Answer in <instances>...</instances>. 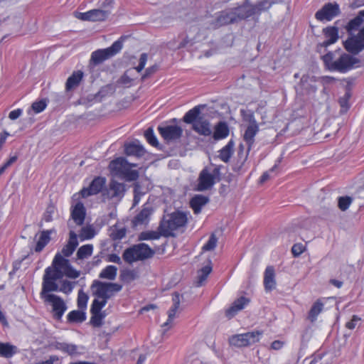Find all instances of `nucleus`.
I'll list each match as a JSON object with an SVG mask.
<instances>
[{
    "instance_id": "obj_1",
    "label": "nucleus",
    "mask_w": 364,
    "mask_h": 364,
    "mask_svg": "<svg viewBox=\"0 0 364 364\" xmlns=\"http://www.w3.org/2000/svg\"><path fill=\"white\" fill-rule=\"evenodd\" d=\"M353 55L335 50L328 52L321 58L329 70L345 73L359 66L360 60Z\"/></svg>"
},
{
    "instance_id": "obj_2",
    "label": "nucleus",
    "mask_w": 364,
    "mask_h": 364,
    "mask_svg": "<svg viewBox=\"0 0 364 364\" xmlns=\"http://www.w3.org/2000/svg\"><path fill=\"white\" fill-rule=\"evenodd\" d=\"M80 275V272L75 269L69 260L57 253L53 260L52 266L46 269L43 279L49 282H56L64 276L70 279H76Z\"/></svg>"
},
{
    "instance_id": "obj_3",
    "label": "nucleus",
    "mask_w": 364,
    "mask_h": 364,
    "mask_svg": "<svg viewBox=\"0 0 364 364\" xmlns=\"http://www.w3.org/2000/svg\"><path fill=\"white\" fill-rule=\"evenodd\" d=\"M52 291H58V284L56 282H49L43 279L42 289L40 293L41 298L45 304L51 306V313L53 318L60 321L67 310L64 300L58 295L50 294Z\"/></svg>"
},
{
    "instance_id": "obj_4",
    "label": "nucleus",
    "mask_w": 364,
    "mask_h": 364,
    "mask_svg": "<svg viewBox=\"0 0 364 364\" xmlns=\"http://www.w3.org/2000/svg\"><path fill=\"white\" fill-rule=\"evenodd\" d=\"M187 223V216L182 212H174L163 217L159 226V230L161 231L164 237H173V232L184 227Z\"/></svg>"
},
{
    "instance_id": "obj_5",
    "label": "nucleus",
    "mask_w": 364,
    "mask_h": 364,
    "mask_svg": "<svg viewBox=\"0 0 364 364\" xmlns=\"http://www.w3.org/2000/svg\"><path fill=\"white\" fill-rule=\"evenodd\" d=\"M126 38V36H122L117 41L114 42L110 47L105 49H98L92 52L89 61V67L93 68L102 64L106 60L114 56L122 50L123 42Z\"/></svg>"
},
{
    "instance_id": "obj_6",
    "label": "nucleus",
    "mask_w": 364,
    "mask_h": 364,
    "mask_svg": "<svg viewBox=\"0 0 364 364\" xmlns=\"http://www.w3.org/2000/svg\"><path fill=\"white\" fill-rule=\"evenodd\" d=\"M154 254V250L148 245L139 243L127 248L122 254V258L127 263L132 264L151 258Z\"/></svg>"
},
{
    "instance_id": "obj_7",
    "label": "nucleus",
    "mask_w": 364,
    "mask_h": 364,
    "mask_svg": "<svg viewBox=\"0 0 364 364\" xmlns=\"http://www.w3.org/2000/svg\"><path fill=\"white\" fill-rule=\"evenodd\" d=\"M122 286L117 283L103 282L95 280L91 285L92 294L98 299H103L107 301L116 293L120 291Z\"/></svg>"
},
{
    "instance_id": "obj_8",
    "label": "nucleus",
    "mask_w": 364,
    "mask_h": 364,
    "mask_svg": "<svg viewBox=\"0 0 364 364\" xmlns=\"http://www.w3.org/2000/svg\"><path fill=\"white\" fill-rule=\"evenodd\" d=\"M345 49L353 55L358 54L364 49V26L356 36L348 38L344 42Z\"/></svg>"
},
{
    "instance_id": "obj_9",
    "label": "nucleus",
    "mask_w": 364,
    "mask_h": 364,
    "mask_svg": "<svg viewBox=\"0 0 364 364\" xmlns=\"http://www.w3.org/2000/svg\"><path fill=\"white\" fill-rule=\"evenodd\" d=\"M339 5L334 3H327L315 14V18L320 21H331L340 14Z\"/></svg>"
},
{
    "instance_id": "obj_10",
    "label": "nucleus",
    "mask_w": 364,
    "mask_h": 364,
    "mask_svg": "<svg viewBox=\"0 0 364 364\" xmlns=\"http://www.w3.org/2000/svg\"><path fill=\"white\" fill-rule=\"evenodd\" d=\"M126 192L125 184L119 183L112 179L108 185V188L104 189L102 196L108 199L117 198L122 199Z\"/></svg>"
},
{
    "instance_id": "obj_11",
    "label": "nucleus",
    "mask_w": 364,
    "mask_h": 364,
    "mask_svg": "<svg viewBox=\"0 0 364 364\" xmlns=\"http://www.w3.org/2000/svg\"><path fill=\"white\" fill-rule=\"evenodd\" d=\"M158 130L161 136L166 141H175L181 138L183 129L177 125L159 126Z\"/></svg>"
},
{
    "instance_id": "obj_12",
    "label": "nucleus",
    "mask_w": 364,
    "mask_h": 364,
    "mask_svg": "<svg viewBox=\"0 0 364 364\" xmlns=\"http://www.w3.org/2000/svg\"><path fill=\"white\" fill-rule=\"evenodd\" d=\"M105 178L101 176L95 177L87 188H84L82 189L80 191L82 197L87 198L92 195H96L101 191L103 192V188L105 185Z\"/></svg>"
},
{
    "instance_id": "obj_13",
    "label": "nucleus",
    "mask_w": 364,
    "mask_h": 364,
    "mask_svg": "<svg viewBox=\"0 0 364 364\" xmlns=\"http://www.w3.org/2000/svg\"><path fill=\"white\" fill-rule=\"evenodd\" d=\"M232 9H226L219 13L216 18L211 23L213 28L236 23Z\"/></svg>"
},
{
    "instance_id": "obj_14",
    "label": "nucleus",
    "mask_w": 364,
    "mask_h": 364,
    "mask_svg": "<svg viewBox=\"0 0 364 364\" xmlns=\"http://www.w3.org/2000/svg\"><path fill=\"white\" fill-rule=\"evenodd\" d=\"M197 190L199 191H204L212 188L215 183L214 176L209 172L207 168H203L198 179Z\"/></svg>"
},
{
    "instance_id": "obj_15",
    "label": "nucleus",
    "mask_w": 364,
    "mask_h": 364,
    "mask_svg": "<svg viewBox=\"0 0 364 364\" xmlns=\"http://www.w3.org/2000/svg\"><path fill=\"white\" fill-rule=\"evenodd\" d=\"M323 33L326 38L317 46V51L321 53L322 48L336 43L338 39V28L336 26H328L323 29Z\"/></svg>"
},
{
    "instance_id": "obj_16",
    "label": "nucleus",
    "mask_w": 364,
    "mask_h": 364,
    "mask_svg": "<svg viewBox=\"0 0 364 364\" xmlns=\"http://www.w3.org/2000/svg\"><path fill=\"white\" fill-rule=\"evenodd\" d=\"M152 213L153 208L150 205H144L141 210L132 220V227L147 224Z\"/></svg>"
},
{
    "instance_id": "obj_17",
    "label": "nucleus",
    "mask_w": 364,
    "mask_h": 364,
    "mask_svg": "<svg viewBox=\"0 0 364 364\" xmlns=\"http://www.w3.org/2000/svg\"><path fill=\"white\" fill-rule=\"evenodd\" d=\"M86 210L82 203L78 202L71 208V218L77 225L84 223Z\"/></svg>"
},
{
    "instance_id": "obj_18",
    "label": "nucleus",
    "mask_w": 364,
    "mask_h": 364,
    "mask_svg": "<svg viewBox=\"0 0 364 364\" xmlns=\"http://www.w3.org/2000/svg\"><path fill=\"white\" fill-rule=\"evenodd\" d=\"M275 271L272 266H268L264 272V287L266 291H271L276 288Z\"/></svg>"
},
{
    "instance_id": "obj_19",
    "label": "nucleus",
    "mask_w": 364,
    "mask_h": 364,
    "mask_svg": "<svg viewBox=\"0 0 364 364\" xmlns=\"http://www.w3.org/2000/svg\"><path fill=\"white\" fill-rule=\"evenodd\" d=\"M192 128L196 132L205 136H208L212 133L209 122L203 117H198Z\"/></svg>"
},
{
    "instance_id": "obj_20",
    "label": "nucleus",
    "mask_w": 364,
    "mask_h": 364,
    "mask_svg": "<svg viewBox=\"0 0 364 364\" xmlns=\"http://www.w3.org/2000/svg\"><path fill=\"white\" fill-rule=\"evenodd\" d=\"M249 302H250L249 299L244 297V296L240 297L239 299L235 300L232 303V306L225 311V316L229 319L232 318V317H234L235 316V314L239 311L244 309L245 306L247 305Z\"/></svg>"
},
{
    "instance_id": "obj_21",
    "label": "nucleus",
    "mask_w": 364,
    "mask_h": 364,
    "mask_svg": "<svg viewBox=\"0 0 364 364\" xmlns=\"http://www.w3.org/2000/svg\"><path fill=\"white\" fill-rule=\"evenodd\" d=\"M232 9L235 14V18H236V23L254 16L251 5L247 4Z\"/></svg>"
},
{
    "instance_id": "obj_22",
    "label": "nucleus",
    "mask_w": 364,
    "mask_h": 364,
    "mask_svg": "<svg viewBox=\"0 0 364 364\" xmlns=\"http://www.w3.org/2000/svg\"><path fill=\"white\" fill-rule=\"evenodd\" d=\"M78 245L77 236L74 231H70L68 243L63 247L61 253L63 257H70Z\"/></svg>"
},
{
    "instance_id": "obj_23",
    "label": "nucleus",
    "mask_w": 364,
    "mask_h": 364,
    "mask_svg": "<svg viewBox=\"0 0 364 364\" xmlns=\"http://www.w3.org/2000/svg\"><path fill=\"white\" fill-rule=\"evenodd\" d=\"M181 295L178 292H174L173 294L172 301H173V306L170 309L168 312V320L165 322L162 327L167 328L166 330L170 328V323L174 318L176 316V313L179 308L180 302H181Z\"/></svg>"
},
{
    "instance_id": "obj_24",
    "label": "nucleus",
    "mask_w": 364,
    "mask_h": 364,
    "mask_svg": "<svg viewBox=\"0 0 364 364\" xmlns=\"http://www.w3.org/2000/svg\"><path fill=\"white\" fill-rule=\"evenodd\" d=\"M314 84L315 80L313 77L304 75L301 77L299 86L303 94H310L315 92L316 90Z\"/></svg>"
},
{
    "instance_id": "obj_25",
    "label": "nucleus",
    "mask_w": 364,
    "mask_h": 364,
    "mask_svg": "<svg viewBox=\"0 0 364 364\" xmlns=\"http://www.w3.org/2000/svg\"><path fill=\"white\" fill-rule=\"evenodd\" d=\"M124 151L127 156H134L136 157H141L146 152L144 147L137 141L125 144Z\"/></svg>"
},
{
    "instance_id": "obj_26",
    "label": "nucleus",
    "mask_w": 364,
    "mask_h": 364,
    "mask_svg": "<svg viewBox=\"0 0 364 364\" xmlns=\"http://www.w3.org/2000/svg\"><path fill=\"white\" fill-rule=\"evenodd\" d=\"M136 164L127 162L119 177L125 179L127 181H134L139 178V172L136 170H132V167H136Z\"/></svg>"
},
{
    "instance_id": "obj_27",
    "label": "nucleus",
    "mask_w": 364,
    "mask_h": 364,
    "mask_svg": "<svg viewBox=\"0 0 364 364\" xmlns=\"http://www.w3.org/2000/svg\"><path fill=\"white\" fill-rule=\"evenodd\" d=\"M250 150L247 148V150L245 151V146L243 144H240L237 149V162L233 166V171L239 172L242 169L244 166L245 161L247 159L248 154Z\"/></svg>"
},
{
    "instance_id": "obj_28",
    "label": "nucleus",
    "mask_w": 364,
    "mask_h": 364,
    "mask_svg": "<svg viewBox=\"0 0 364 364\" xmlns=\"http://www.w3.org/2000/svg\"><path fill=\"white\" fill-rule=\"evenodd\" d=\"M83 76L84 73L81 70L73 72V74L68 78L66 81L65 90L67 91H70L78 87L83 78Z\"/></svg>"
},
{
    "instance_id": "obj_29",
    "label": "nucleus",
    "mask_w": 364,
    "mask_h": 364,
    "mask_svg": "<svg viewBox=\"0 0 364 364\" xmlns=\"http://www.w3.org/2000/svg\"><path fill=\"white\" fill-rule=\"evenodd\" d=\"M209 201L207 196L203 195H196L191 200L190 205L196 214H198L201 211L202 206L205 205Z\"/></svg>"
},
{
    "instance_id": "obj_30",
    "label": "nucleus",
    "mask_w": 364,
    "mask_h": 364,
    "mask_svg": "<svg viewBox=\"0 0 364 364\" xmlns=\"http://www.w3.org/2000/svg\"><path fill=\"white\" fill-rule=\"evenodd\" d=\"M258 132V125L247 126L245 132L243 139L247 143L249 150L251 149L252 146L255 142V136L257 134Z\"/></svg>"
},
{
    "instance_id": "obj_31",
    "label": "nucleus",
    "mask_w": 364,
    "mask_h": 364,
    "mask_svg": "<svg viewBox=\"0 0 364 364\" xmlns=\"http://www.w3.org/2000/svg\"><path fill=\"white\" fill-rule=\"evenodd\" d=\"M53 230H43L41 232L40 237L35 247V251L36 252H41L46 247V245L50 242V235L53 232Z\"/></svg>"
},
{
    "instance_id": "obj_32",
    "label": "nucleus",
    "mask_w": 364,
    "mask_h": 364,
    "mask_svg": "<svg viewBox=\"0 0 364 364\" xmlns=\"http://www.w3.org/2000/svg\"><path fill=\"white\" fill-rule=\"evenodd\" d=\"M126 159L123 157L117 158L112 161L109 164V168L114 176H119L126 164H127Z\"/></svg>"
},
{
    "instance_id": "obj_33",
    "label": "nucleus",
    "mask_w": 364,
    "mask_h": 364,
    "mask_svg": "<svg viewBox=\"0 0 364 364\" xmlns=\"http://www.w3.org/2000/svg\"><path fill=\"white\" fill-rule=\"evenodd\" d=\"M229 134V128L226 122H219L215 127L213 138L215 140L224 139Z\"/></svg>"
},
{
    "instance_id": "obj_34",
    "label": "nucleus",
    "mask_w": 364,
    "mask_h": 364,
    "mask_svg": "<svg viewBox=\"0 0 364 364\" xmlns=\"http://www.w3.org/2000/svg\"><path fill=\"white\" fill-rule=\"evenodd\" d=\"M115 91V87L112 84H108L102 87L96 94L92 96V99H97V102H101L104 97L113 95Z\"/></svg>"
},
{
    "instance_id": "obj_35",
    "label": "nucleus",
    "mask_w": 364,
    "mask_h": 364,
    "mask_svg": "<svg viewBox=\"0 0 364 364\" xmlns=\"http://www.w3.org/2000/svg\"><path fill=\"white\" fill-rule=\"evenodd\" d=\"M274 3L272 0H261L255 4H251L254 15H259L262 12L268 10Z\"/></svg>"
},
{
    "instance_id": "obj_36",
    "label": "nucleus",
    "mask_w": 364,
    "mask_h": 364,
    "mask_svg": "<svg viewBox=\"0 0 364 364\" xmlns=\"http://www.w3.org/2000/svg\"><path fill=\"white\" fill-rule=\"evenodd\" d=\"M204 107V105L196 106L195 107L187 112L183 118V122L187 124H193V123L199 117L198 116L200 113V107Z\"/></svg>"
},
{
    "instance_id": "obj_37",
    "label": "nucleus",
    "mask_w": 364,
    "mask_h": 364,
    "mask_svg": "<svg viewBox=\"0 0 364 364\" xmlns=\"http://www.w3.org/2000/svg\"><path fill=\"white\" fill-rule=\"evenodd\" d=\"M364 16L360 15V11L357 16L351 19L345 26L348 33L352 34L353 31H358L363 22Z\"/></svg>"
},
{
    "instance_id": "obj_38",
    "label": "nucleus",
    "mask_w": 364,
    "mask_h": 364,
    "mask_svg": "<svg viewBox=\"0 0 364 364\" xmlns=\"http://www.w3.org/2000/svg\"><path fill=\"white\" fill-rule=\"evenodd\" d=\"M52 346L57 350H61L64 353H68L70 355L77 354V346L74 344H69L66 343L55 342Z\"/></svg>"
},
{
    "instance_id": "obj_39",
    "label": "nucleus",
    "mask_w": 364,
    "mask_h": 364,
    "mask_svg": "<svg viewBox=\"0 0 364 364\" xmlns=\"http://www.w3.org/2000/svg\"><path fill=\"white\" fill-rule=\"evenodd\" d=\"M323 304L320 299H318L311 307L308 314V319L311 323L314 322L316 320L318 315L323 311Z\"/></svg>"
},
{
    "instance_id": "obj_40",
    "label": "nucleus",
    "mask_w": 364,
    "mask_h": 364,
    "mask_svg": "<svg viewBox=\"0 0 364 364\" xmlns=\"http://www.w3.org/2000/svg\"><path fill=\"white\" fill-rule=\"evenodd\" d=\"M119 278L124 282L129 284L139 278V274L134 269H126L121 271Z\"/></svg>"
},
{
    "instance_id": "obj_41",
    "label": "nucleus",
    "mask_w": 364,
    "mask_h": 364,
    "mask_svg": "<svg viewBox=\"0 0 364 364\" xmlns=\"http://www.w3.org/2000/svg\"><path fill=\"white\" fill-rule=\"evenodd\" d=\"M234 143L232 140H230L227 145H225L220 151L219 157L220 159L227 163L230 161L231 156L233 152Z\"/></svg>"
},
{
    "instance_id": "obj_42",
    "label": "nucleus",
    "mask_w": 364,
    "mask_h": 364,
    "mask_svg": "<svg viewBox=\"0 0 364 364\" xmlns=\"http://www.w3.org/2000/svg\"><path fill=\"white\" fill-rule=\"evenodd\" d=\"M17 353V347L9 343H2L0 347V355L4 358H11Z\"/></svg>"
},
{
    "instance_id": "obj_43",
    "label": "nucleus",
    "mask_w": 364,
    "mask_h": 364,
    "mask_svg": "<svg viewBox=\"0 0 364 364\" xmlns=\"http://www.w3.org/2000/svg\"><path fill=\"white\" fill-rule=\"evenodd\" d=\"M117 268L113 265L105 267L100 274V278L113 280L117 276Z\"/></svg>"
},
{
    "instance_id": "obj_44",
    "label": "nucleus",
    "mask_w": 364,
    "mask_h": 364,
    "mask_svg": "<svg viewBox=\"0 0 364 364\" xmlns=\"http://www.w3.org/2000/svg\"><path fill=\"white\" fill-rule=\"evenodd\" d=\"M68 321L72 323H82L86 319L85 314L81 311L74 310L68 315Z\"/></svg>"
},
{
    "instance_id": "obj_45",
    "label": "nucleus",
    "mask_w": 364,
    "mask_h": 364,
    "mask_svg": "<svg viewBox=\"0 0 364 364\" xmlns=\"http://www.w3.org/2000/svg\"><path fill=\"white\" fill-rule=\"evenodd\" d=\"M93 250V246L92 245H85L81 246L76 254L78 259H83L91 256Z\"/></svg>"
},
{
    "instance_id": "obj_46",
    "label": "nucleus",
    "mask_w": 364,
    "mask_h": 364,
    "mask_svg": "<svg viewBox=\"0 0 364 364\" xmlns=\"http://www.w3.org/2000/svg\"><path fill=\"white\" fill-rule=\"evenodd\" d=\"M108 12L101 9L90 10L91 21H102L108 16Z\"/></svg>"
},
{
    "instance_id": "obj_47",
    "label": "nucleus",
    "mask_w": 364,
    "mask_h": 364,
    "mask_svg": "<svg viewBox=\"0 0 364 364\" xmlns=\"http://www.w3.org/2000/svg\"><path fill=\"white\" fill-rule=\"evenodd\" d=\"M262 332L259 331H252V332H247L245 333H243L244 338L246 341V343H247L248 346L252 345L259 340V336L262 335Z\"/></svg>"
},
{
    "instance_id": "obj_48",
    "label": "nucleus",
    "mask_w": 364,
    "mask_h": 364,
    "mask_svg": "<svg viewBox=\"0 0 364 364\" xmlns=\"http://www.w3.org/2000/svg\"><path fill=\"white\" fill-rule=\"evenodd\" d=\"M244 337L245 336H244L243 333L232 336L230 338V345L236 346V347H239V348L248 346L247 343H246L247 342Z\"/></svg>"
},
{
    "instance_id": "obj_49",
    "label": "nucleus",
    "mask_w": 364,
    "mask_h": 364,
    "mask_svg": "<svg viewBox=\"0 0 364 364\" xmlns=\"http://www.w3.org/2000/svg\"><path fill=\"white\" fill-rule=\"evenodd\" d=\"M162 235L161 231H145L139 235V240H158Z\"/></svg>"
},
{
    "instance_id": "obj_50",
    "label": "nucleus",
    "mask_w": 364,
    "mask_h": 364,
    "mask_svg": "<svg viewBox=\"0 0 364 364\" xmlns=\"http://www.w3.org/2000/svg\"><path fill=\"white\" fill-rule=\"evenodd\" d=\"M92 314L90 318V323L94 327H100L102 325V320L105 318L106 314L105 312H90Z\"/></svg>"
},
{
    "instance_id": "obj_51",
    "label": "nucleus",
    "mask_w": 364,
    "mask_h": 364,
    "mask_svg": "<svg viewBox=\"0 0 364 364\" xmlns=\"http://www.w3.org/2000/svg\"><path fill=\"white\" fill-rule=\"evenodd\" d=\"M126 232L127 230L124 228L118 229L114 227L110 230L109 237L112 240H119L125 237Z\"/></svg>"
},
{
    "instance_id": "obj_52",
    "label": "nucleus",
    "mask_w": 364,
    "mask_h": 364,
    "mask_svg": "<svg viewBox=\"0 0 364 364\" xmlns=\"http://www.w3.org/2000/svg\"><path fill=\"white\" fill-rule=\"evenodd\" d=\"M76 284L77 282H70L66 279L62 280L60 287L58 286V291L65 294H70Z\"/></svg>"
},
{
    "instance_id": "obj_53",
    "label": "nucleus",
    "mask_w": 364,
    "mask_h": 364,
    "mask_svg": "<svg viewBox=\"0 0 364 364\" xmlns=\"http://www.w3.org/2000/svg\"><path fill=\"white\" fill-rule=\"evenodd\" d=\"M144 136L146 141L153 146L158 147L159 144L156 137L154 134V130L151 127L148 128L144 132Z\"/></svg>"
},
{
    "instance_id": "obj_54",
    "label": "nucleus",
    "mask_w": 364,
    "mask_h": 364,
    "mask_svg": "<svg viewBox=\"0 0 364 364\" xmlns=\"http://www.w3.org/2000/svg\"><path fill=\"white\" fill-rule=\"evenodd\" d=\"M95 299L92 301V304L91 305L90 308V312H102L101 310L106 305L107 302L106 300H104L103 299Z\"/></svg>"
},
{
    "instance_id": "obj_55",
    "label": "nucleus",
    "mask_w": 364,
    "mask_h": 364,
    "mask_svg": "<svg viewBox=\"0 0 364 364\" xmlns=\"http://www.w3.org/2000/svg\"><path fill=\"white\" fill-rule=\"evenodd\" d=\"M95 235L94 228L91 226L84 227L81 229L80 237L81 240H89L92 238Z\"/></svg>"
},
{
    "instance_id": "obj_56",
    "label": "nucleus",
    "mask_w": 364,
    "mask_h": 364,
    "mask_svg": "<svg viewBox=\"0 0 364 364\" xmlns=\"http://www.w3.org/2000/svg\"><path fill=\"white\" fill-rule=\"evenodd\" d=\"M353 199L350 196H342L338 198V206L342 211H346L350 206Z\"/></svg>"
},
{
    "instance_id": "obj_57",
    "label": "nucleus",
    "mask_w": 364,
    "mask_h": 364,
    "mask_svg": "<svg viewBox=\"0 0 364 364\" xmlns=\"http://www.w3.org/2000/svg\"><path fill=\"white\" fill-rule=\"evenodd\" d=\"M218 242V238L215 234H211L209 237L208 241L203 245L202 250L203 251H211L213 250Z\"/></svg>"
},
{
    "instance_id": "obj_58",
    "label": "nucleus",
    "mask_w": 364,
    "mask_h": 364,
    "mask_svg": "<svg viewBox=\"0 0 364 364\" xmlns=\"http://www.w3.org/2000/svg\"><path fill=\"white\" fill-rule=\"evenodd\" d=\"M88 296L82 290H80L77 296V306L80 309H85L87 306Z\"/></svg>"
},
{
    "instance_id": "obj_59",
    "label": "nucleus",
    "mask_w": 364,
    "mask_h": 364,
    "mask_svg": "<svg viewBox=\"0 0 364 364\" xmlns=\"http://www.w3.org/2000/svg\"><path fill=\"white\" fill-rule=\"evenodd\" d=\"M350 97V93L349 92H346L343 97H341L338 100V102L342 108L341 112H346L349 108L348 100Z\"/></svg>"
},
{
    "instance_id": "obj_60",
    "label": "nucleus",
    "mask_w": 364,
    "mask_h": 364,
    "mask_svg": "<svg viewBox=\"0 0 364 364\" xmlns=\"http://www.w3.org/2000/svg\"><path fill=\"white\" fill-rule=\"evenodd\" d=\"M140 189L141 187L138 183L134 184L133 206L139 203L141 196L144 194Z\"/></svg>"
},
{
    "instance_id": "obj_61",
    "label": "nucleus",
    "mask_w": 364,
    "mask_h": 364,
    "mask_svg": "<svg viewBox=\"0 0 364 364\" xmlns=\"http://www.w3.org/2000/svg\"><path fill=\"white\" fill-rule=\"evenodd\" d=\"M32 109L36 113L42 112L46 107V101L41 100L32 104Z\"/></svg>"
},
{
    "instance_id": "obj_62",
    "label": "nucleus",
    "mask_w": 364,
    "mask_h": 364,
    "mask_svg": "<svg viewBox=\"0 0 364 364\" xmlns=\"http://www.w3.org/2000/svg\"><path fill=\"white\" fill-rule=\"evenodd\" d=\"M242 113L244 120L249 122L248 126L258 125L255 119V117H254V114L252 112H245L244 111H242Z\"/></svg>"
},
{
    "instance_id": "obj_63",
    "label": "nucleus",
    "mask_w": 364,
    "mask_h": 364,
    "mask_svg": "<svg viewBox=\"0 0 364 364\" xmlns=\"http://www.w3.org/2000/svg\"><path fill=\"white\" fill-rule=\"evenodd\" d=\"M55 212V207L48 205L43 214V220L46 222H50L53 220V214Z\"/></svg>"
},
{
    "instance_id": "obj_64",
    "label": "nucleus",
    "mask_w": 364,
    "mask_h": 364,
    "mask_svg": "<svg viewBox=\"0 0 364 364\" xmlns=\"http://www.w3.org/2000/svg\"><path fill=\"white\" fill-rule=\"evenodd\" d=\"M277 169V164H275L269 171L263 173V174L262 175V176L260 178L259 182L261 183H263L266 182L267 181H268L271 178V173L275 172Z\"/></svg>"
}]
</instances>
